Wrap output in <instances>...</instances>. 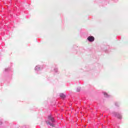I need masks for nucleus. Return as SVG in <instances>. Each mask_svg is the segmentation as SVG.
<instances>
[{"instance_id": "obj_1", "label": "nucleus", "mask_w": 128, "mask_h": 128, "mask_svg": "<svg viewBox=\"0 0 128 128\" xmlns=\"http://www.w3.org/2000/svg\"><path fill=\"white\" fill-rule=\"evenodd\" d=\"M114 116H116V118H118L119 120H122V116L120 113L114 112Z\"/></svg>"}, {"instance_id": "obj_2", "label": "nucleus", "mask_w": 128, "mask_h": 128, "mask_svg": "<svg viewBox=\"0 0 128 128\" xmlns=\"http://www.w3.org/2000/svg\"><path fill=\"white\" fill-rule=\"evenodd\" d=\"M88 42H92L94 41V37L92 36H89L88 38Z\"/></svg>"}, {"instance_id": "obj_3", "label": "nucleus", "mask_w": 128, "mask_h": 128, "mask_svg": "<svg viewBox=\"0 0 128 128\" xmlns=\"http://www.w3.org/2000/svg\"><path fill=\"white\" fill-rule=\"evenodd\" d=\"M48 120H51V122H54V119L52 116H48Z\"/></svg>"}, {"instance_id": "obj_4", "label": "nucleus", "mask_w": 128, "mask_h": 128, "mask_svg": "<svg viewBox=\"0 0 128 128\" xmlns=\"http://www.w3.org/2000/svg\"><path fill=\"white\" fill-rule=\"evenodd\" d=\"M36 70H40V68L38 66H36L35 67Z\"/></svg>"}, {"instance_id": "obj_5", "label": "nucleus", "mask_w": 128, "mask_h": 128, "mask_svg": "<svg viewBox=\"0 0 128 128\" xmlns=\"http://www.w3.org/2000/svg\"><path fill=\"white\" fill-rule=\"evenodd\" d=\"M46 124H50V126H54V125H53L52 124H50V122H46Z\"/></svg>"}, {"instance_id": "obj_6", "label": "nucleus", "mask_w": 128, "mask_h": 128, "mask_svg": "<svg viewBox=\"0 0 128 128\" xmlns=\"http://www.w3.org/2000/svg\"><path fill=\"white\" fill-rule=\"evenodd\" d=\"M60 96L61 98H64L66 96L64 94H60Z\"/></svg>"}]
</instances>
